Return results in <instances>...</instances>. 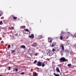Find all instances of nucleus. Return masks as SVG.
<instances>
[{"label": "nucleus", "instance_id": "nucleus-4", "mask_svg": "<svg viewBox=\"0 0 76 76\" xmlns=\"http://www.w3.org/2000/svg\"><path fill=\"white\" fill-rule=\"evenodd\" d=\"M53 39L52 38H48V41L49 42H52Z\"/></svg>", "mask_w": 76, "mask_h": 76}, {"label": "nucleus", "instance_id": "nucleus-38", "mask_svg": "<svg viewBox=\"0 0 76 76\" xmlns=\"http://www.w3.org/2000/svg\"><path fill=\"white\" fill-rule=\"evenodd\" d=\"M1 31V29H0V31Z\"/></svg>", "mask_w": 76, "mask_h": 76}, {"label": "nucleus", "instance_id": "nucleus-5", "mask_svg": "<svg viewBox=\"0 0 76 76\" xmlns=\"http://www.w3.org/2000/svg\"><path fill=\"white\" fill-rule=\"evenodd\" d=\"M56 45V43L55 42H54L53 43V44L52 45L51 47H53L55 46Z\"/></svg>", "mask_w": 76, "mask_h": 76}, {"label": "nucleus", "instance_id": "nucleus-27", "mask_svg": "<svg viewBox=\"0 0 76 76\" xmlns=\"http://www.w3.org/2000/svg\"><path fill=\"white\" fill-rule=\"evenodd\" d=\"M9 69H8V70H10V69H11V67L10 66H9Z\"/></svg>", "mask_w": 76, "mask_h": 76}, {"label": "nucleus", "instance_id": "nucleus-16", "mask_svg": "<svg viewBox=\"0 0 76 76\" xmlns=\"http://www.w3.org/2000/svg\"><path fill=\"white\" fill-rule=\"evenodd\" d=\"M9 28L10 30H12L14 29V27H9Z\"/></svg>", "mask_w": 76, "mask_h": 76}, {"label": "nucleus", "instance_id": "nucleus-37", "mask_svg": "<svg viewBox=\"0 0 76 76\" xmlns=\"http://www.w3.org/2000/svg\"><path fill=\"white\" fill-rule=\"evenodd\" d=\"M0 76H2V75H0Z\"/></svg>", "mask_w": 76, "mask_h": 76}, {"label": "nucleus", "instance_id": "nucleus-21", "mask_svg": "<svg viewBox=\"0 0 76 76\" xmlns=\"http://www.w3.org/2000/svg\"><path fill=\"white\" fill-rule=\"evenodd\" d=\"M3 24V23L1 21L0 22V25H2Z\"/></svg>", "mask_w": 76, "mask_h": 76}, {"label": "nucleus", "instance_id": "nucleus-39", "mask_svg": "<svg viewBox=\"0 0 76 76\" xmlns=\"http://www.w3.org/2000/svg\"><path fill=\"white\" fill-rule=\"evenodd\" d=\"M40 22H41V20H40Z\"/></svg>", "mask_w": 76, "mask_h": 76}, {"label": "nucleus", "instance_id": "nucleus-28", "mask_svg": "<svg viewBox=\"0 0 76 76\" xmlns=\"http://www.w3.org/2000/svg\"><path fill=\"white\" fill-rule=\"evenodd\" d=\"M18 70L17 69H15V71L16 72H17L18 71Z\"/></svg>", "mask_w": 76, "mask_h": 76}, {"label": "nucleus", "instance_id": "nucleus-3", "mask_svg": "<svg viewBox=\"0 0 76 76\" xmlns=\"http://www.w3.org/2000/svg\"><path fill=\"white\" fill-rule=\"evenodd\" d=\"M29 37L31 39H33L34 37V35L33 34H31V36L29 35Z\"/></svg>", "mask_w": 76, "mask_h": 76}, {"label": "nucleus", "instance_id": "nucleus-14", "mask_svg": "<svg viewBox=\"0 0 76 76\" xmlns=\"http://www.w3.org/2000/svg\"><path fill=\"white\" fill-rule=\"evenodd\" d=\"M64 38V37H63V36H61L60 37V39L61 40H62Z\"/></svg>", "mask_w": 76, "mask_h": 76}, {"label": "nucleus", "instance_id": "nucleus-1", "mask_svg": "<svg viewBox=\"0 0 76 76\" xmlns=\"http://www.w3.org/2000/svg\"><path fill=\"white\" fill-rule=\"evenodd\" d=\"M59 61L60 63H62L66 61H68V60L66 59L64 57H61L60 58Z\"/></svg>", "mask_w": 76, "mask_h": 76}, {"label": "nucleus", "instance_id": "nucleus-23", "mask_svg": "<svg viewBox=\"0 0 76 76\" xmlns=\"http://www.w3.org/2000/svg\"><path fill=\"white\" fill-rule=\"evenodd\" d=\"M37 61L36 60L34 62V64H35V63H37Z\"/></svg>", "mask_w": 76, "mask_h": 76}, {"label": "nucleus", "instance_id": "nucleus-22", "mask_svg": "<svg viewBox=\"0 0 76 76\" xmlns=\"http://www.w3.org/2000/svg\"><path fill=\"white\" fill-rule=\"evenodd\" d=\"M74 37H75V38H76V33L74 34Z\"/></svg>", "mask_w": 76, "mask_h": 76}, {"label": "nucleus", "instance_id": "nucleus-33", "mask_svg": "<svg viewBox=\"0 0 76 76\" xmlns=\"http://www.w3.org/2000/svg\"><path fill=\"white\" fill-rule=\"evenodd\" d=\"M5 20H3V22L4 23H5Z\"/></svg>", "mask_w": 76, "mask_h": 76}, {"label": "nucleus", "instance_id": "nucleus-26", "mask_svg": "<svg viewBox=\"0 0 76 76\" xmlns=\"http://www.w3.org/2000/svg\"><path fill=\"white\" fill-rule=\"evenodd\" d=\"M10 45H9L8 46V49L9 48H10Z\"/></svg>", "mask_w": 76, "mask_h": 76}, {"label": "nucleus", "instance_id": "nucleus-30", "mask_svg": "<svg viewBox=\"0 0 76 76\" xmlns=\"http://www.w3.org/2000/svg\"><path fill=\"white\" fill-rule=\"evenodd\" d=\"M37 55H38V54L37 53H36L35 54V55L36 56H37Z\"/></svg>", "mask_w": 76, "mask_h": 76}, {"label": "nucleus", "instance_id": "nucleus-32", "mask_svg": "<svg viewBox=\"0 0 76 76\" xmlns=\"http://www.w3.org/2000/svg\"><path fill=\"white\" fill-rule=\"evenodd\" d=\"M12 52L13 53H14L15 52V51L12 50Z\"/></svg>", "mask_w": 76, "mask_h": 76}, {"label": "nucleus", "instance_id": "nucleus-36", "mask_svg": "<svg viewBox=\"0 0 76 76\" xmlns=\"http://www.w3.org/2000/svg\"><path fill=\"white\" fill-rule=\"evenodd\" d=\"M36 68L38 69V68Z\"/></svg>", "mask_w": 76, "mask_h": 76}, {"label": "nucleus", "instance_id": "nucleus-8", "mask_svg": "<svg viewBox=\"0 0 76 76\" xmlns=\"http://www.w3.org/2000/svg\"><path fill=\"white\" fill-rule=\"evenodd\" d=\"M37 43H34L33 45V46L34 47H36L37 46Z\"/></svg>", "mask_w": 76, "mask_h": 76}, {"label": "nucleus", "instance_id": "nucleus-25", "mask_svg": "<svg viewBox=\"0 0 76 76\" xmlns=\"http://www.w3.org/2000/svg\"><path fill=\"white\" fill-rule=\"evenodd\" d=\"M25 74V73L24 72H23L20 74V75H23V74Z\"/></svg>", "mask_w": 76, "mask_h": 76}, {"label": "nucleus", "instance_id": "nucleus-17", "mask_svg": "<svg viewBox=\"0 0 76 76\" xmlns=\"http://www.w3.org/2000/svg\"><path fill=\"white\" fill-rule=\"evenodd\" d=\"M3 15V13L2 11H0V17L1 16V15Z\"/></svg>", "mask_w": 76, "mask_h": 76}, {"label": "nucleus", "instance_id": "nucleus-6", "mask_svg": "<svg viewBox=\"0 0 76 76\" xmlns=\"http://www.w3.org/2000/svg\"><path fill=\"white\" fill-rule=\"evenodd\" d=\"M56 70L58 72H60V70L59 69V68L57 67L56 68Z\"/></svg>", "mask_w": 76, "mask_h": 76}, {"label": "nucleus", "instance_id": "nucleus-35", "mask_svg": "<svg viewBox=\"0 0 76 76\" xmlns=\"http://www.w3.org/2000/svg\"><path fill=\"white\" fill-rule=\"evenodd\" d=\"M3 41H2L1 42V43H3Z\"/></svg>", "mask_w": 76, "mask_h": 76}, {"label": "nucleus", "instance_id": "nucleus-11", "mask_svg": "<svg viewBox=\"0 0 76 76\" xmlns=\"http://www.w3.org/2000/svg\"><path fill=\"white\" fill-rule=\"evenodd\" d=\"M21 48H24V49L26 48V47L24 45H21Z\"/></svg>", "mask_w": 76, "mask_h": 76}, {"label": "nucleus", "instance_id": "nucleus-9", "mask_svg": "<svg viewBox=\"0 0 76 76\" xmlns=\"http://www.w3.org/2000/svg\"><path fill=\"white\" fill-rule=\"evenodd\" d=\"M61 48L62 50H64V45L63 44L61 45Z\"/></svg>", "mask_w": 76, "mask_h": 76}, {"label": "nucleus", "instance_id": "nucleus-18", "mask_svg": "<svg viewBox=\"0 0 76 76\" xmlns=\"http://www.w3.org/2000/svg\"><path fill=\"white\" fill-rule=\"evenodd\" d=\"M24 30H25V31L28 32H29V31L28 30V29H25Z\"/></svg>", "mask_w": 76, "mask_h": 76}, {"label": "nucleus", "instance_id": "nucleus-2", "mask_svg": "<svg viewBox=\"0 0 76 76\" xmlns=\"http://www.w3.org/2000/svg\"><path fill=\"white\" fill-rule=\"evenodd\" d=\"M37 65L39 66H42V63L41 62H38Z\"/></svg>", "mask_w": 76, "mask_h": 76}, {"label": "nucleus", "instance_id": "nucleus-7", "mask_svg": "<svg viewBox=\"0 0 76 76\" xmlns=\"http://www.w3.org/2000/svg\"><path fill=\"white\" fill-rule=\"evenodd\" d=\"M69 37L68 35H65V36L64 37V39H67Z\"/></svg>", "mask_w": 76, "mask_h": 76}, {"label": "nucleus", "instance_id": "nucleus-12", "mask_svg": "<svg viewBox=\"0 0 76 76\" xmlns=\"http://www.w3.org/2000/svg\"><path fill=\"white\" fill-rule=\"evenodd\" d=\"M67 66L68 67L70 68L72 66V64H68Z\"/></svg>", "mask_w": 76, "mask_h": 76}, {"label": "nucleus", "instance_id": "nucleus-13", "mask_svg": "<svg viewBox=\"0 0 76 76\" xmlns=\"http://www.w3.org/2000/svg\"><path fill=\"white\" fill-rule=\"evenodd\" d=\"M53 74L55 76H60V75L58 74H56V73H54Z\"/></svg>", "mask_w": 76, "mask_h": 76}, {"label": "nucleus", "instance_id": "nucleus-29", "mask_svg": "<svg viewBox=\"0 0 76 76\" xmlns=\"http://www.w3.org/2000/svg\"><path fill=\"white\" fill-rule=\"evenodd\" d=\"M25 27V26H21V28H24V27Z\"/></svg>", "mask_w": 76, "mask_h": 76}, {"label": "nucleus", "instance_id": "nucleus-31", "mask_svg": "<svg viewBox=\"0 0 76 76\" xmlns=\"http://www.w3.org/2000/svg\"><path fill=\"white\" fill-rule=\"evenodd\" d=\"M50 50H48V52H49V53L50 52Z\"/></svg>", "mask_w": 76, "mask_h": 76}, {"label": "nucleus", "instance_id": "nucleus-10", "mask_svg": "<svg viewBox=\"0 0 76 76\" xmlns=\"http://www.w3.org/2000/svg\"><path fill=\"white\" fill-rule=\"evenodd\" d=\"M38 75V74L36 72H34L33 74L34 76H37Z\"/></svg>", "mask_w": 76, "mask_h": 76}, {"label": "nucleus", "instance_id": "nucleus-15", "mask_svg": "<svg viewBox=\"0 0 76 76\" xmlns=\"http://www.w3.org/2000/svg\"><path fill=\"white\" fill-rule=\"evenodd\" d=\"M38 38L39 39H40L42 38V36H38Z\"/></svg>", "mask_w": 76, "mask_h": 76}, {"label": "nucleus", "instance_id": "nucleus-34", "mask_svg": "<svg viewBox=\"0 0 76 76\" xmlns=\"http://www.w3.org/2000/svg\"><path fill=\"white\" fill-rule=\"evenodd\" d=\"M15 35H16V36H18V34H15Z\"/></svg>", "mask_w": 76, "mask_h": 76}, {"label": "nucleus", "instance_id": "nucleus-20", "mask_svg": "<svg viewBox=\"0 0 76 76\" xmlns=\"http://www.w3.org/2000/svg\"><path fill=\"white\" fill-rule=\"evenodd\" d=\"M42 67H44L45 66V65L43 63L42 64Z\"/></svg>", "mask_w": 76, "mask_h": 76}, {"label": "nucleus", "instance_id": "nucleus-19", "mask_svg": "<svg viewBox=\"0 0 76 76\" xmlns=\"http://www.w3.org/2000/svg\"><path fill=\"white\" fill-rule=\"evenodd\" d=\"M17 17H14L13 18V19L15 20H16V19H17Z\"/></svg>", "mask_w": 76, "mask_h": 76}, {"label": "nucleus", "instance_id": "nucleus-24", "mask_svg": "<svg viewBox=\"0 0 76 76\" xmlns=\"http://www.w3.org/2000/svg\"><path fill=\"white\" fill-rule=\"evenodd\" d=\"M55 51V50L53 48L52 50V52H53Z\"/></svg>", "mask_w": 76, "mask_h": 76}]
</instances>
